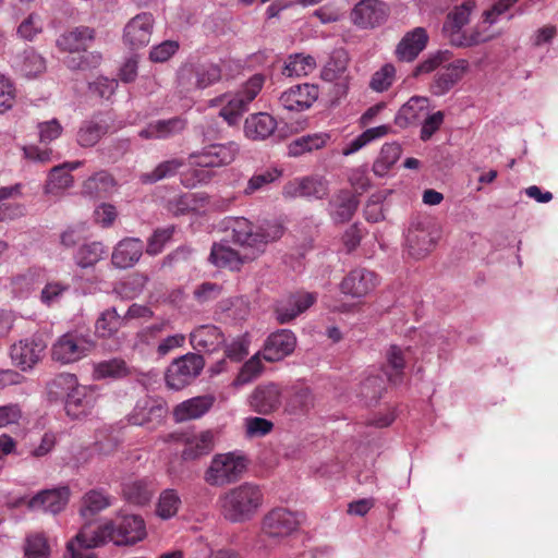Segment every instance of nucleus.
<instances>
[{"mask_svg": "<svg viewBox=\"0 0 558 558\" xmlns=\"http://www.w3.org/2000/svg\"><path fill=\"white\" fill-rule=\"evenodd\" d=\"M166 416V409L156 401L144 398L136 402L128 421L132 425L144 426L154 429L159 426Z\"/></svg>", "mask_w": 558, "mask_h": 558, "instance_id": "18", "label": "nucleus"}, {"mask_svg": "<svg viewBox=\"0 0 558 558\" xmlns=\"http://www.w3.org/2000/svg\"><path fill=\"white\" fill-rule=\"evenodd\" d=\"M248 335L239 336L226 347V355L233 361H241L248 354Z\"/></svg>", "mask_w": 558, "mask_h": 558, "instance_id": "64", "label": "nucleus"}, {"mask_svg": "<svg viewBox=\"0 0 558 558\" xmlns=\"http://www.w3.org/2000/svg\"><path fill=\"white\" fill-rule=\"evenodd\" d=\"M144 250L143 242L137 238H125L113 248L112 265L120 269L133 267L141 258Z\"/></svg>", "mask_w": 558, "mask_h": 558, "instance_id": "27", "label": "nucleus"}, {"mask_svg": "<svg viewBox=\"0 0 558 558\" xmlns=\"http://www.w3.org/2000/svg\"><path fill=\"white\" fill-rule=\"evenodd\" d=\"M264 84L265 75L257 73L250 77L236 93L225 95L219 116L229 125L238 124L243 113L248 110L250 104L260 93Z\"/></svg>", "mask_w": 558, "mask_h": 558, "instance_id": "7", "label": "nucleus"}, {"mask_svg": "<svg viewBox=\"0 0 558 558\" xmlns=\"http://www.w3.org/2000/svg\"><path fill=\"white\" fill-rule=\"evenodd\" d=\"M283 194L288 197L322 199L328 194L327 181L319 177L295 179L284 185Z\"/></svg>", "mask_w": 558, "mask_h": 558, "instance_id": "21", "label": "nucleus"}, {"mask_svg": "<svg viewBox=\"0 0 558 558\" xmlns=\"http://www.w3.org/2000/svg\"><path fill=\"white\" fill-rule=\"evenodd\" d=\"M359 206V199L349 191L339 192L330 202V214L336 222L349 221Z\"/></svg>", "mask_w": 558, "mask_h": 558, "instance_id": "35", "label": "nucleus"}, {"mask_svg": "<svg viewBox=\"0 0 558 558\" xmlns=\"http://www.w3.org/2000/svg\"><path fill=\"white\" fill-rule=\"evenodd\" d=\"M348 62V52L342 48L335 49L322 71V78L326 82L340 80L341 83L339 85L343 88V92H345L347 76L344 73L347 72Z\"/></svg>", "mask_w": 558, "mask_h": 558, "instance_id": "32", "label": "nucleus"}, {"mask_svg": "<svg viewBox=\"0 0 558 558\" xmlns=\"http://www.w3.org/2000/svg\"><path fill=\"white\" fill-rule=\"evenodd\" d=\"M274 424L264 417H247L245 430L248 437H263L271 432Z\"/></svg>", "mask_w": 558, "mask_h": 558, "instance_id": "63", "label": "nucleus"}, {"mask_svg": "<svg viewBox=\"0 0 558 558\" xmlns=\"http://www.w3.org/2000/svg\"><path fill=\"white\" fill-rule=\"evenodd\" d=\"M428 35L424 27H415L404 34L396 48L400 61H413L427 46Z\"/></svg>", "mask_w": 558, "mask_h": 558, "instance_id": "26", "label": "nucleus"}, {"mask_svg": "<svg viewBox=\"0 0 558 558\" xmlns=\"http://www.w3.org/2000/svg\"><path fill=\"white\" fill-rule=\"evenodd\" d=\"M110 505V498L104 493V490L92 489L83 497L81 514L82 517L87 518L88 515H94L97 512L108 508Z\"/></svg>", "mask_w": 558, "mask_h": 558, "instance_id": "49", "label": "nucleus"}, {"mask_svg": "<svg viewBox=\"0 0 558 558\" xmlns=\"http://www.w3.org/2000/svg\"><path fill=\"white\" fill-rule=\"evenodd\" d=\"M214 448V434L205 430L189 438L182 452L184 460H194L208 453Z\"/></svg>", "mask_w": 558, "mask_h": 558, "instance_id": "43", "label": "nucleus"}, {"mask_svg": "<svg viewBox=\"0 0 558 558\" xmlns=\"http://www.w3.org/2000/svg\"><path fill=\"white\" fill-rule=\"evenodd\" d=\"M468 66V61L463 59L444 65L435 74L434 81L430 84L432 94L436 96L447 94L463 77Z\"/></svg>", "mask_w": 558, "mask_h": 558, "instance_id": "22", "label": "nucleus"}, {"mask_svg": "<svg viewBox=\"0 0 558 558\" xmlns=\"http://www.w3.org/2000/svg\"><path fill=\"white\" fill-rule=\"evenodd\" d=\"M428 107V98L421 96L411 97L398 111L396 123L400 126H408L418 121Z\"/></svg>", "mask_w": 558, "mask_h": 558, "instance_id": "38", "label": "nucleus"}, {"mask_svg": "<svg viewBox=\"0 0 558 558\" xmlns=\"http://www.w3.org/2000/svg\"><path fill=\"white\" fill-rule=\"evenodd\" d=\"M180 506L181 498L177 490L165 489L159 496L156 512L161 519L168 520L178 513Z\"/></svg>", "mask_w": 558, "mask_h": 558, "instance_id": "52", "label": "nucleus"}, {"mask_svg": "<svg viewBox=\"0 0 558 558\" xmlns=\"http://www.w3.org/2000/svg\"><path fill=\"white\" fill-rule=\"evenodd\" d=\"M281 404V391L277 384L257 386L250 396L251 408L259 414H270Z\"/></svg>", "mask_w": 558, "mask_h": 558, "instance_id": "25", "label": "nucleus"}, {"mask_svg": "<svg viewBox=\"0 0 558 558\" xmlns=\"http://www.w3.org/2000/svg\"><path fill=\"white\" fill-rule=\"evenodd\" d=\"M95 39V31L88 26H77L61 34L56 45L69 56L64 63L73 71H86L97 68L102 57L97 51L87 52L88 47Z\"/></svg>", "mask_w": 558, "mask_h": 558, "instance_id": "3", "label": "nucleus"}, {"mask_svg": "<svg viewBox=\"0 0 558 558\" xmlns=\"http://www.w3.org/2000/svg\"><path fill=\"white\" fill-rule=\"evenodd\" d=\"M146 536L144 520L136 514H121L114 520L105 522L97 529L87 524L82 527L77 538L85 543V547H97L106 542L118 546L132 545Z\"/></svg>", "mask_w": 558, "mask_h": 558, "instance_id": "1", "label": "nucleus"}, {"mask_svg": "<svg viewBox=\"0 0 558 558\" xmlns=\"http://www.w3.org/2000/svg\"><path fill=\"white\" fill-rule=\"evenodd\" d=\"M404 366V352L399 347L391 345L387 351V367L385 374L392 385L402 383Z\"/></svg>", "mask_w": 558, "mask_h": 558, "instance_id": "45", "label": "nucleus"}, {"mask_svg": "<svg viewBox=\"0 0 558 558\" xmlns=\"http://www.w3.org/2000/svg\"><path fill=\"white\" fill-rule=\"evenodd\" d=\"M128 375V367L123 360L111 359L101 361L94 365L93 376L95 379L121 378Z\"/></svg>", "mask_w": 558, "mask_h": 558, "instance_id": "48", "label": "nucleus"}, {"mask_svg": "<svg viewBox=\"0 0 558 558\" xmlns=\"http://www.w3.org/2000/svg\"><path fill=\"white\" fill-rule=\"evenodd\" d=\"M299 524L295 513L284 508H275L263 519L258 543L269 541L271 544H278L296 531Z\"/></svg>", "mask_w": 558, "mask_h": 558, "instance_id": "9", "label": "nucleus"}, {"mask_svg": "<svg viewBox=\"0 0 558 558\" xmlns=\"http://www.w3.org/2000/svg\"><path fill=\"white\" fill-rule=\"evenodd\" d=\"M317 300V294L312 292H296L278 301L275 306L276 319L280 324H287L310 308Z\"/></svg>", "mask_w": 558, "mask_h": 558, "instance_id": "16", "label": "nucleus"}, {"mask_svg": "<svg viewBox=\"0 0 558 558\" xmlns=\"http://www.w3.org/2000/svg\"><path fill=\"white\" fill-rule=\"evenodd\" d=\"M263 371V364L259 356L256 354L252 356L241 368L236 376L235 385H245L255 379Z\"/></svg>", "mask_w": 558, "mask_h": 558, "instance_id": "60", "label": "nucleus"}, {"mask_svg": "<svg viewBox=\"0 0 558 558\" xmlns=\"http://www.w3.org/2000/svg\"><path fill=\"white\" fill-rule=\"evenodd\" d=\"M246 468L247 459L241 452L217 453L205 471L204 480L210 486H226L239 481Z\"/></svg>", "mask_w": 558, "mask_h": 558, "instance_id": "5", "label": "nucleus"}, {"mask_svg": "<svg viewBox=\"0 0 558 558\" xmlns=\"http://www.w3.org/2000/svg\"><path fill=\"white\" fill-rule=\"evenodd\" d=\"M174 227L168 226L155 230L153 235L149 238L146 252L149 255H157L162 252L167 242H169L173 235Z\"/></svg>", "mask_w": 558, "mask_h": 558, "instance_id": "59", "label": "nucleus"}, {"mask_svg": "<svg viewBox=\"0 0 558 558\" xmlns=\"http://www.w3.org/2000/svg\"><path fill=\"white\" fill-rule=\"evenodd\" d=\"M113 177L105 171H98L84 181L82 192L90 197H106L114 190Z\"/></svg>", "mask_w": 558, "mask_h": 558, "instance_id": "37", "label": "nucleus"}, {"mask_svg": "<svg viewBox=\"0 0 558 558\" xmlns=\"http://www.w3.org/2000/svg\"><path fill=\"white\" fill-rule=\"evenodd\" d=\"M186 126V121L181 117L168 120H157L148 123L138 132L144 140H167L181 133Z\"/></svg>", "mask_w": 558, "mask_h": 558, "instance_id": "30", "label": "nucleus"}, {"mask_svg": "<svg viewBox=\"0 0 558 558\" xmlns=\"http://www.w3.org/2000/svg\"><path fill=\"white\" fill-rule=\"evenodd\" d=\"M387 5L381 0H361L351 16L355 25L368 28L381 24L387 17Z\"/></svg>", "mask_w": 558, "mask_h": 558, "instance_id": "20", "label": "nucleus"}, {"mask_svg": "<svg viewBox=\"0 0 558 558\" xmlns=\"http://www.w3.org/2000/svg\"><path fill=\"white\" fill-rule=\"evenodd\" d=\"M314 405V398L312 391L307 387L293 388L286 402L284 411L293 416L305 415Z\"/></svg>", "mask_w": 558, "mask_h": 558, "instance_id": "41", "label": "nucleus"}, {"mask_svg": "<svg viewBox=\"0 0 558 558\" xmlns=\"http://www.w3.org/2000/svg\"><path fill=\"white\" fill-rule=\"evenodd\" d=\"M46 69L45 59L38 54L35 50H25L23 53V60L21 70L26 76H36L44 72Z\"/></svg>", "mask_w": 558, "mask_h": 558, "instance_id": "57", "label": "nucleus"}, {"mask_svg": "<svg viewBox=\"0 0 558 558\" xmlns=\"http://www.w3.org/2000/svg\"><path fill=\"white\" fill-rule=\"evenodd\" d=\"M518 0H497L490 9L484 11L483 23L488 25L496 24L500 16L507 13Z\"/></svg>", "mask_w": 558, "mask_h": 558, "instance_id": "62", "label": "nucleus"}, {"mask_svg": "<svg viewBox=\"0 0 558 558\" xmlns=\"http://www.w3.org/2000/svg\"><path fill=\"white\" fill-rule=\"evenodd\" d=\"M190 342L195 350L214 352L223 344L225 338L218 327L204 325L191 332Z\"/></svg>", "mask_w": 558, "mask_h": 558, "instance_id": "31", "label": "nucleus"}, {"mask_svg": "<svg viewBox=\"0 0 558 558\" xmlns=\"http://www.w3.org/2000/svg\"><path fill=\"white\" fill-rule=\"evenodd\" d=\"M78 386L75 375L70 373H61L51 379L47 385V393L50 400H65Z\"/></svg>", "mask_w": 558, "mask_h": 558, "instance_id": "39", "label": "nucleus"}, {"mask_svg": "<svg viewBox=\"0 0 558 558\" xmlns=\"http://www.w3.org/2000/svg\"><path fill=\"white\" fill-rule=\"evenodd\" d=\"M124 317H121L114 307L106 310L96 322V332L107 338L112 336L122 326Z\"/></svg>", "mask_w": 558, "mask_h": 558, "instance_id": "51", "label": "nucleus"}, {"mask_svg": "<svg viewBox=\"0 0 558 558\" xmlns=\"http://www.w3.org/2000/svg\"><path fill=\"white\" fill-rule=\"evenodd\" d=\"M112 118L108 113H97L81 122L76 131V143L83 148L96 146L112 131Z\"/></svg>", "mask_w": 558, "mask_h": 558, "instance_id": "14", "label": "nucleus"}, {"mask_svg": "<svg viewBox=\"0 0 558 558\" xmlns=\"http://www.w3.org/2000/svg\"><path fill=\"white\" fill-rule=\"evenodd\" d=\"M69 496L70 490L65 486L43 490L29 500L28 507L31 509H41L47 512L58 513L66 506Z\"/></svg>", "mask_w": 558, "mask_h": 558, "instance_id": "29", "label": "nucleus"}, {"mask_svg": "<svg viewBox=\"0 0 558 558\" xmlns=\"http://www.w3.org/2000/svg\"><path fill=\"white\" fill-rule=\"evenodd\" d=\"M108 255V250L100 241L82 244L73 255L74 263L80 268H92Z\"/></svg>", "mask_w": 558, "mask_h": 558, "instance_id": "36", "label": "nucleus"}, {"mask_svg": "<svg viewBox=\"0 0 558 558\" xmlns=\"http://www.w3.org/2000/svg\"><path fill=\"white\" fill-rule=\"evenodd\" d=\"M239 147L234 142L227 144H213L204 147L201 151H196L190 155V165L201 168H216L231 163L236 154Z\"/></svg>", "mask_w": 558, "mask_h": 558, "instance_id": "12", "label": "nucleus"}, {"mask_svg": "<svg viewBox=\"0 0 558 558\" xmlns=\"http://www.w3.org/2000/svg\"><path fill=\"white\" fill-rule=\"evenodd\" d=\"M97 399L98 395L94 387L78 384L64 402L65 412L72 418H83L92 414Z\"/></svg>", "mask_w": 558, "mask_h": 558, "instance_id": "19", "label": "nucleus"}, {"mask_svg": "<svg viewBox=\"0 0 558 558\" xmlns=\"http://www.w3.org/2000/svg\"><path fill=\"white\" fill-rule=\"evenodd\" d=\"M204 365L203 356L196 353H187L174 360L166 373L168 387L173 390L183 389L201 374Z\"/></svg>", "mask_w": 558, "mask_h": 558, "instance_id": "11", "label": "nucleus"}, {"mask_svg": "<svg viewBox=\"0 0 558 558\" xmlns=\"http://www.w3.org/2000/svg\"><path fill=\"white\" fill-rule=\"evenodd\" d=\"M154 17L150 13L134 16L124 27V41L132 48L146 46L150 41Z\"/></svg>", "mask_w": 558, "mask_h": 558, "instance_id": "23", "label": "nucleus"}, {"mask_svg": "<svg viewBox=\"0 0 558 558\" xmlns=\"http://www.w3.org/2000/svg\"><path fill=\"white\" fill-rule=\"evenodd\" d=\"M295 344L294 333L289 329H280L267 338L263 356L269 362L280 361L293 352Z\"/></svg>", "mask_w": 558, "mask_h": 558, "instance_id": "24", "label": "nucleus"}, {"mask_svg": "<svg viewBox=\"0 0 558 558\" xmlns=\"http://www.w3.org/2000/svg\"><path fill=\"white\" fill-rule=\"evenodd\" d=\"M123 494L130 502L135 505H145L151 497V492L142 481H134L124 484Z\"/></svg>", "mask_w": 558, "mask_h": 558, "instance_id": "54", "label": "nucleus"}, {"mask_svg": "<svg viewBox=\"0 0 558 558\" xmlns=\"http://www.w3.org/2000/svg\"><path fill=\"white\" fill-rule=\"evenodd\" d=\"M451 58V52L448 50H439L427 56L422 62H420L414 71L413 76L418 77L422 74H428L440 68L442 64L448 62Z\"/></svg>", "mask_w": 558, "mask_h": 558, "instance_id": "53", "label": "nucleus"}, {"mask_svg": "<svg viewBox=\"0 0 558 558\" xmlns=\"http://www.w3.org/2000/svg\"><path fill=\"white\" fill-rule=\"evenodd\" d=\"M434 240L423 222H413L405 234V245L409 255L420 259L432 248Z\"/></svg>", "mask_w": 558, "mask_h": 558, "instance_id": "28", "label": "nucleus"}, {"mask_svg": "<svg viewBox=\"0 0 558 558\" xmlns=\"http://www.w3.org/2000/svg\"><path fill=\"white\" fill-rule=\"evenodd\" d=\"M94 348L93 340L80 332H66L58 338L51 349L54 361L69 364L85 357Z\"/></svg>", "mask_w": 558, "mask_h": 558, "instance_id": "10", "label": "nucleus"}, {"mask_svg": "<svg viewBox=\"0 0 558 558\" xmlns=\"http://www.w3.org/2000/svg\"><path fill=\"white\" fill-rule=\"evenodd\" d=\"M220 228L228 233L233 243L253 248L255 252H263L269 242L280 239L284 231L278 221H267L255 228L244 217H227L221 221Z\"/></svg>", "mask_w": 558, "mask_h": 558, "instance_id": "2", "label": "nucleus"}, {"mask_svg": "<svg viewBox=\"0 0 558 558\" xmlns=\"http://www.w3.org/2000/svg\"><path fill=\"white\" fill-rule=\"evenodd\" d=\"M475 9L474 0H466L457 7L447 16L444 24V32L448 35L450 43L457 47H471L487 41L490 36L477 31L469 35L461 34V29L469 23L472 11Z\"/></svg>", "mask_w": 558, "mask_h": 558, "instance_id": "8", "label": "nucleus"}, {"mask_svg": "<svg viewBox=\"0 0 558 558\" xmlns=\"http://www.w3.org/2000/svg\"><path fill=\"white\" fill-rule=\"evenodd\" d=\"M384 390V380L377 376L367 377L361 386V396L367 402H376Z\"/></svg>", "mask_w": 558, "mask_h": 558, "instance_id": "61", "label": "nucleus"}, {"mask_svg": "<svg viewBox=\"0 0 558 558\" xmlns=\"http://www.w3.org/2000/svg\"><path fill=\"white\" fill-rule=\"evenodd\" d=\"M377 275L366 268L352 269L340 282V291L353 299H361L375 290L378 284Z\"/></svg>", "mask_w": 558, "mask_h": 558, "instance_id": "15", "label": "nucleus"}, {"mask_svg": "<svg viewBox=\"0 0 558 558\" xmlns=\"http://www.w3.org/2000/svg\"><path fill=\"white\" fill-rule=\"evenodd\" d=\"M24 550L27 558H48L50 554L47 539L43 534L29 535Z\"/></svg>", "mask_w": 558, "mask_h": 558, "instance_id": "58", "label": "nucleus"}, {"mask_svg": "<svg viewBox=\"0 0 558 558\" xmlns=\"http://www.w3.org/2000/svg\"><path fill=\"white\" fill-rule=\"evenodd\" d=\"M222 78V70L214 62H187L177 72V88L181 94L205 89Z\"/></svg>", "mask_w": 558, "mask_h": 558, "instance_id": "6", "label": "nucleus"}, {"mask_svg": "<svg viewBox=\"0 0 558 558\" xmlns=\"http://www.w3.org/2000/svg\"><path fill=\"white\" fill-rule=\"evenodd\" d=\"M214 398L202 396L181 402L174 409V416L178 422L198 418L213 407Z\"/></svg>", "mask_w": 558, "mask_h": 558, "instance_id": "34", "label": "nucleus"}, {"mask_svg": "<svg viewBox=\"0 0 558 558\" xmlns=\"http://www.w3.org/2000/svg\"><path fill=\"white\" fill-rule=\"evenodd\" d=\"M329 138L330 136L327 133H314L301 136L289 145V155L300 156L306 151L320 149L327 144Z\"/></svg>", "mask_w": 558, "mask_h": 558, "instance_id": "46", "label": "nucleus"}, {"mask_svg": "<svg viewBox=\"0 0 558 558\" xmlns=\"http://www.w3.org/2000/svg\"><path fill=\"white\" fill-rule=\"evenodd\" d=\"M401 156V146L398 143H386L373 163V172L377 177H384L395 166Z\"/></svg>", "mask_w": 558, "mask_h": 558, "instance_id": "44", "label": "nucleus"}, {"mask_svg": "<svg viewBox=\"0 0 558 558\" xmlns=\"http://www.w3.org/2000/svg\"><path fill=\"white\" fill-rule=\"evenodd\" d=\"M277 128L272 116L266 112L251 114L245 120L244 132L248 138L265 140L270 136Z\"/></svg>", "mask_w": 558, "mask_h": 558, "instance_id": "33", "label": "nucleus"}, {"mask_svg": "<svg viewBox=\"0 0 558 558\" xmlns=\"http://www.w3.org/2000/svg\"><path fill=\"white\" fill-rule=\"evenodd\" d=\"M183 166L184 161L180 158L165 160L157 165L153 171L143 173L141 175V181L143 183H155L157 181L171 178L175 175Z\"/></svg>", "mask_w": 558, "mask_h": 558, "instance_id": "47", "label": "nucleus"}, {"mask_svg": "<svg viewBox=\"0 0 558 558\" xmlns=\"http://www.w3.org/2000/svg\"><path fill=\"white\" fill-rule=\"evenodd\" d=\"M73 177L62 166L53 167L45 186L47 194H58L73 185Z\"/></svg>", "mask_w": 558, "mask_h": 558, "instance_id": "50", "label": "nucleus"}, {"mask_svg": "<svg viewBox=\"0 0 558 558\" xmlns=\"http://www.w3.org/2000/svg\"><path fill=\"white\" fill-rule=\"evenodd\" d=\"M263 501L264 494L260 487L252 483H243L219 497L221 514L232 523L251 520L262 507Z\"/></svg>", "mask_w": 558, "mask_h": 558, "instance_id": "4", "label": "nucleus"}, {"mask_svg": "<svg viewBox=\"0 0 558 558\" xmlns=\"http://www.w3.org/2000/svg\"><path fill=\"white\" fill-rule=\"evenodd\" d=\"M209 262L216 267L231 270L239 269L243 263L240 254L222 242L213 244Z\"/></svg>", "mask_w": 558, "mask_h": 558, "instance_id": "40", "label": "nucleus"}, {"mask_svg": "<svg viewBox=\"0 0 558 558\" xmlns=\"http://www.w3.org/2000/svg\"><path fill=\"white\" fill-rule=\"evenodd\" d=\"M395 77L396 68L386 63L373 74L369 86L375 92H385L392 85Z\"/></svg>", "mask_w": 558, "mask_h": 558, "instance_id": "55", "label": "nucleus"}, {"mask_svg": "<svg viewBox=\"0 0 558 558\" xmlns=\"http://www.w3.org/2000/svg\"><path fill=\"white\" fill-rule=\"evenodd\" d=\"M319 96V88L315 84H298L284 90L280 97V105L289 111H304L313 106Z\"/></svg>", "mask_w": 558, "mask_h": 558, "instance_id": "17", "label": "nucleus"}, {"mask_svg": "<svg viewBox=\"0 0 558 558\" xmlns=\"http://www.w3.org/2000/svg\"><path fill=\"white\" fill-rule=\"evenodd\" d=\"M315 68L316 61L312 56L295 53L286 60L282 74L288 77H301L311 74Z\"/></svg>", "mask_w": 558, "mask_h": 558, "instance_id": "42", "label": "nucleus"}, {"mask_svg": "<svg viewBox=\"0 0 558 558\" xmlns=\"http://www.w3.org/2000/svg\"><path fill=\"white\" fill-rule=\"evenodd\" d=\"M197 196L194 193H185L168 202V209L175 216L197 210Z\"/></svg>", "mask_w": 558, "mask_h": 558, "instance_id": "56", "label": "nucleus"}, {"mask_svg": "<svg viewBox=\"0 0 558 558\" xmlns=\"http://www.w3.org/2000/svg\"><path fill=\"white\" fill-rule=\"evenodd\" d=\"M47 343L41 335H33L14 343L10 356L14 365L22 371L32 368L43 356Z\"/></svg>", "mask_w": 558, "mask_h": 558, "instance_id": "13", "label": "nucleus"}]
</instances>
